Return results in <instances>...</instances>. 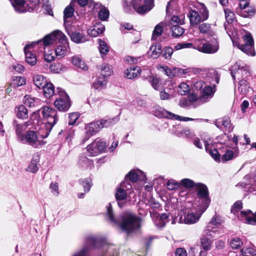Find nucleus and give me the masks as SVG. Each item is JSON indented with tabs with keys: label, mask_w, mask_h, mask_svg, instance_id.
Masks as SVG:
<instances>
[{
	"label": "nucleus",
	"mask_w": 256,
	"mask_h": 256,
	"mask_svg": "<svg viewBox=\"0 0 256 256\" xmlns=\"http://www.w3.org/2000/svg\"><path fill=\"white\" fill-rule=\"evenodd\" d=\"M106 214L110 222L114 224H119V222L116 218H114V216L112 204L110 203H109L106 206Z\"/></svg>",
	"instance_id": "nucleus-51"
},
{
	"label": "nucleus",
	"mask_w": 256,
	"mask_h": 256,
	"mask_svg": "<svg viewBox=\"0 0 256 256\" xmlns=\"http://www.w3.org/2000/svg\"><path fill=\"white\" fill-rule=\"evenodd\" d=\"M120 120V118L118 116H116L113 118H109L108 119H102L98 120L100 124L101 129L104 128H108L110 127L116 122H118Z\"/></svg>",
	"instance_id": "nucleus-38"
},
{
	"label": "nucleus",
	"mask_w": 256,
	"mask_h": 256,
	"mask_svg": "<svg viewBox=\"0 0 256 256\" xmlns=\"http://www.w3.org/2000/svg\"><path fill=\"white\" fill-rule=\"evenodd\" d=\"M214 27V26L212 24L203 22L199 24L198 28L200 33L208 36H213L216 34Z\"/></svg>",
	"instance_id": "nucleus-26"
},
{
	"label": "nucleus",
	"mask_w": 256,
	"mask_h": 256,
	"mask_svg": "<svg viewBox=\"0 0 256 256\" xmlns=\"http://www.w3.org/2000/svg\"><path fill=\"white\" fill-rule=\"evenodd\" d=\"M250 88V84L246 78L240 80L238 82V91L242 95L246 94Z\"/></svg>",
	"instance_id": "nucleus-36"
},
{
	"label": "nucleus",
	"mask_w": 256,
	"mask_h": 256,
	"mask_svg": "<svg viewBox=\"0 0 256 256\" xmlns=\"http://www.w3.org/2000/svg\"><path fill=\"white\" fill-rule=\"evenodd\" d=\"M165 26L164 22H161L158 24L154 28L152 32V39L153 40H156L158 37L160 36L164 30L163 27Z\"/></svg>",
	"instance_id": "nucleus-46"
},
{
	"label": "nucleus",
	"mask_w": 256,
	"mask_h": 256,
	"mask_svg": "<svg viewBox=\"0 0 256 256\" xmlns=\"http://www.w3.org/2000/svg\"><path fill=\"white\" fill-rule=\"evenodd\" d=\"M106 80L104 76H99L92 85V88L96 90L100 91L106 88Z\"/></svg>",
	"instance_id": "nucleus-34"
},
{
	"label": "nucleus",
	"mask_w": 256,
	"mask_h": 256,
	"mask_svg": "<svg viewBox=\"0 0 256 256\" xmlns=\"http://www.w3.org/2000/svg\"><path fill=\"white\" fill-rule=\"evenodd\" d=\"M58 43L59 44L55 49V53L57 57L62 58L66 56L70 50L67 38L64 34V40H59Z\"/></svg>",
	"instance_id": "nucleus-18"
},
{
	"label": "nucleus",
	"mask_w": 256,
	"mask_h": 256,
	"mask_svg": "<svg viewBox=\"0 0 256 256\" xmlns=\"http://www.w3.org/2000/svg\"><path fill=\"white\" fill-rule=\"evenodd\" d=\"M188 16L190 18V24L192 25H197L202 21V18H200L199 13L195 10H190Z\"/></svg>",
	"instance_id": "nucleus-35"
},
{
	"label": "nucleus",
	"mask_w": 256,
	"mask_h": 256,
	"mask_svg": "<svg viewBox=\"0 0 256 256\" xmlns=\"http://www.w3.org/2000/svg\"><path fill=\"white\" fill-rule=\"evenodd\" d=\"M74 12V9L71 6H67L64 10V24L66 22H68V18H72L73 16Z\"/></svg>",
	"instance_id": "nucleus-55"
},
{
	"label": "nucleus",
	"mask_w": 256,
	"mask_h": 256,
	"mask_svg": "<svg viewBox=\"0 0 256 256\" xmlns=\"http://www.w3.org/2000/svg\"><path fill=\"white\" fill-rule=\"evenodd\" d=\"M182 137L186 138H192L194 136V133L188 127H186L182 130Z\"/></svg>",
	"instance_id": "nucleus-61"
},
{
	"label": "nucleus",
	"mask_w": 256,
	"mask_h": 256,
	"mask_svg": "<svg viewBox=\"0 0 256 256\" xmlns=\"http://www.w3.org/2000/svg\"><path fill=\"white\" fill-rule=\"evenodd\" d=\"M239 154V150L238 147L234 148V152L231 150H227L225 154L222 156V162L228 161L232 160L233 158L238 156Z\"/></svg>",
	"instance_id": "nucleus-42"
},
{
	"label": "nucleus",
	"mask_w": 256,
	"mask_h": 256,
	"mask_svg": "<svg viewBox=\"0 0 256 256\" xmlns=\"http://www.w3.org/2000/svg\"><path fill=\"white\" fill-rule=\"evenodd\" d=\"M106 142L100 139L96 138L86 148V154L88 156H94L105 151Z\"/></svg>",
	"instance_id": "nucleus-7"
},
{
	"label": "nucleus",
	"mask_w": 256,
	"mask_h": 256,
	"mask_svg": "<svg viewBox=\"0 0 256 256\" xmlns=\"http://www.w3.org/2000/svg\"><path fill=\"white\" fill-rule=\"evenodd\" d=\"M72 64L76 68L83 71H87L88 67L82 58L78 56H75L71 58Z\"/></svg>",
	"instance_id": "nucleus-30"
},
{
	"label": "nucleus",
	"mask_w": 256,
	"mask_h": 256,
	"mask_svg": "<svg viewBox=\"0 0 256 256\" xmlns=\"http://www.w3.org/2000/svg\"><path fill=\"white\" fill-rule=\"evenodd\" d=\"M157 68L158 70L164 72L170 78L177 76L176 68H169L166 66L158 65Z\"/></svg>",
	"instance_id": "nucleus-39"
},
{
	"label": "nucleus",
	"mask_w": 256,
	"mask_h": 256,
	"mask_svg": "<svg viewBox=\"0 0 256 256\" xmlns=\"http://www.w3.org/2000/svg\"><path fill=\"white\" fill-rule=\"evenodd\" d=\"M195 190L200 203V206L203 207V210H206L210 202L208 188L204 184L198 182L196 184Z\"/></svg>",
	"instance_id": "nucleus-6"
},
{
	"label": "nucleus",
	"mask_w": 256,
	"mask_h": 256,
	"mask_svg": "<svg viewBox=\"0 0 256 256\" xmlns=\"http://www.w3.org/2000/svg\"><path fill=\"white\" fill-rule=\"evenodd\" d=\"M104 30V26L100 22H98L88 30V34L92 37H96L103 33Z\"/></svg>",
	"instance_id": "nucleus-27"
},
{
	"label": "nucleus",
	"mask_w": 256,
	"mask_h": 256,
	"mask_svg": "<svg viewBox=\"0 0 256 256\" xmlns=\"http://www.w3.org/2000/svg\"><path fill=\"white\" fill-rule=\"evenodd\" d=\"M36 46V42H32L25 46L24 52L26 56V62L30 66H34L36 64L37 60L35 55H34L30 50L34 48Z\"/></svg>",
	"instance_id": "nucleus-21"
},
{
	"label": "nucleus",
	"mask_w": 256,
	"mask_h": 256,
	"mask_svg": "<svg viewBox=\"0 0 256 256\" xmlns=\"http://www.w3.org/2000/svg\"><path fill=\"white\" fill-rule=\"evenodd\" d=\"M127 180L128 179L132 182H134L138 180L144 181L146 180V176L144 173L139 170H134L130 172L126 177Z\"/></svg>",
	"instance_id": "nucleus-23"
},
{
	"label": "nucleus",
	"mask_w": 256,
	"mask_h": 256,
	"mask_svg": "<svg viewBox=\"0 0 256 256\" xmlns=\"http://www.w3.org/2000/svg\"><path fill=\"white\" fill-rule=\"evenodd\" d=\"M174 90L172 89V86L169 88H165L163 90H161L160 94V96L162 100H168L172 98L174 96Z\"/></svg>",
	"instance_id": "nucleus-41"
},
{
	"label": "nucleus",
	"mask_w": 256,
	"mask_h": 256,
	"mask_svg": "<svg viewBox=\"0 0 256 256\" xmlns=\"http://www.w3.org/2000/svg\"><path fill=\"white\" fill-rule=\"evenodd\" d=\"M190 86L186 83H181L178 88V92L181 95H184L190 90Z\"/></svg>",
	"instance_id": "nucleus-62"
},
{
	"label": "nucleus",
	"mask_w": 256,
	"mask_h": 256,
	"mask_svg": "<svg viewBox=\"0 0 256 256\" xmlns=\"http://www.w3.org/2000/svg\"><path fill=\"white\" fill-rule=\"evenodd\" d=\"M216 125L224 132H230L233 129L228 117H224L217 120L216 122Z\"/></svg>",
	"instance_id": "nucleus-22"
},
{
	"label": "nucleus",
	"mask_w": 256,
	"mask_h": 256,
	"mask_svg": "<svg viewBox=\"0 0 256 256\" xmlns=\"http://www.w3.org/2000/svg\"><path fill=\"white\" fill-rule=\"evenodd\" d=\"M98 40L99 43L100 52L102 56H103L108 53L109 52V48L105 42L100 39H99Z\"/></svg>",
	"instance_id": "nucleus-52"
},
{
	"label": "nucleus",
	"mask_w": 256,
	"mask_h": 256,
	"mask_svg": "<svg viewBox=\"0 0 256 256\" xmlns=\"http://www.w3.org/2000/svg\"><path fill=\"white\" fill-rule=\"evenodd\" d=\"M224 11L226 21L229 23L232 22L235 18V14L234 12L229 8H226Z\"/></svg>",
	"instance_id": "nucleus-60"
},
{
	"label": "nucleus",
	"mask_w": 256,
	"mask_h": 256,
	"mask_svg": "<svg viewBox=\"0 0 256 256\" xmlns=\"http://www.w3.org/2000/svg\"><path fill=\"white\" fill-rule=\"evenodd\" d=\"M214 78L210 82L211 86H206L202 90V94L200 96V100L202 102H206L208 101L215 92V86L219 82V78L216 71L213 72Z\"/></svg>",
	"instance_id": "nucleus-5"
},
{
	"label": "nucleus",
	"mask_w": 256,
	"mask_h": 256,
	"mask_svg": "<svg viewBox=\"0 0 256 256\" xmlns=\"http://www.w3.org/2000/svg\"><path fill=\"white\" fill-rule=\"evenodd\" d=\"M12 4L16 11L18 12H24L33 10L32 6H30L24 0H12Z\"/></svg>",
	"instance_id": "nucleus-20"
},
{
	"label": "nucleus",
	"mask_w": 256,
	"mask_h": 256,
	"mask_svg": "<svg viewBox=\"0 0 256 256\" xmlns=\"http://www.w3.org/2000/svg\"><path fill=\"white\" fill-rule=\"evenodd\" d=\"M204 232V236H202L200 238V246L202 249L204 251H208L211 248L212 241L206 237Z\"/></svg>",
	"instance_id": "nucleus-43"
},
{
	"label": "nucleus",
	"mask_w": 256,
	"mask_h": 256,
	"mask_svg": "<svg viewBox=\"0 0 256 256\" xmlns=\"http://www.w3.org/2000/svg\"><path fill=\"white\" fill-rule=\"evenodd\" d=\"M57 92L60 93V98H56L54 102L55 107L60 111L68 110L70 106L68 96L60 88H57Z\"/></svg>",
	"instance_id": "nucleus-11"
},
{
	"label": "nucleus",
	"mask_w": 256,
	"mask_h": 256,
	"mask_svg": "<svg viewBox=\"0 0 256 256\" xmlns=\"http://www.w3.org/2000/svg\"><path fill=\"white\" fill-rule=\"evenodd\" d=\"M140 219L131 212H126L122 216L120 227L124 232L130 233L140 226Z\"/></svg>",
	"instance_id": "nucleus-3"
},
{
	"label": "nucleus",
	"mask_w": 256,
	"mask_h": 256,
	"mask_svg": "<svg viewBox=\"0 0 256 256\" xmlns=\"http://www.w3.org/2000/svg\"><path fill=\"white\" fill-rule=\"evenodd\" d=\"M180 186V183L176 182V180L170 179L168 180L166 182L167 188L170 190L178 189Z\"/></svg>",
	"instance_id": "nucleus-57"
},
{
	"label": "nucleus",
	"mask_w": 256,
	"mask_h": 256,
	"mask_svg": "<svg viewBox=\"0 0 256 256\" xmlns=\"http://www.w3.org/2000/svg\"><path fill=\"white\" fill-rule=\"evenodd\" d=\"M49 134L47 131L45 134H42L34 130H30L24 135V137H22V140L20 142L27 144L34 148H40L46 144L44 139L46 138Z\"/></svg>",
	"instance_id": "nucleus-2"
},
{
	"label": "nucleus",
	"mask_w": 256,
	"mask_h": 256,
	"mask_svg": "<svg viewBox=\"0 0 256 256\" xmlns=\"http://www.w3.org/2000/svg\"><path fill=\"white\" fill-rule=\"evenodd\" d=\"M236 12L243 18H250L254 16L256 10L253 6L250 5L248 2H242L238 4L236 9Z\"/></svg>",
	"instance_id": "nucleus-14"
},
{
	"label": "nucleus",
	"mask_w": 256,
	"mask_h": 256,
	"mask_svg": "<svg viewBox=\"0 0 256 256\" xmlns=\"http://www.w3.org/2000/svg\"><path fill=\"white\" fill-rule=\"evenodd\" d=\"M132 188L130 184L127 180H124L120 184V186L117 188L115 196L116 200L118 201V205L120 208H122L124 204L120 202V200H126L127 197L126 190H130Z\"/></svg>",
	"instance_id": "nucleus-13"
},
{
	"label": "nucleus",
	"mask_w": 256,
	"mask_h": 256,
	"mask_svg": "<svg viewBox=\"0 0 256 256\" xmlns=\"http://www.w3.org/2000/svg\"><path fill=\"white\" fill-rule=\"evenodd\" d=\"M40 102V99L32 97L30 95H26L24 98V104L30 108L35 107Z\"/></svg>",
	"instance_id": "nucleus-37"
},
{
	"label": "nucleus",
	"mask_w": 256,
	"mask_h": 256,
	"mask_svg": "<svg viewBox=\"0 0 256 256\" xmlns=\"http://www.w3.org/2000/svg\"><path fill=\"white\" fill-rule=\"evenodd\" d=\"M71 40L76 44L84 43L88 40L86 36L79 32H72L68 33Z\"/></svg>",
	"instance_id": "nucleus-32"
},
{
	"label": "nucleus",
	"mask_w": 256,
	"mask_h": 256,
	"mask_svg": "<svg viewBox=\"0 0 256 256\" xmlns=\"http://www.w3.org/2000/svg\"><path fill=\"white\" fill-rule=\"evenodd\" d=\"M162 46L159 44L152 45L149 50V54L153 58H157L162 52Z\"/></svg>",
	"instance_id": "nucleus-44"
},
{
	"label": "nucleus",
	"mask_w": 256,
	"mask_h": 256,
	"mask_svg": "<svg viewBox=\"0 0 256 256\" xmlns=\"http://www.w3.org/2000/svg\"><path fill=\"white\" fill-rule=\"evenodd\" d=\"M102 76H108L113 74V70L111 66L107 64H103L99 68Z\"/></svg>",
	"instance_id": "nucleus-45"
},
{
	"label": "nucleus",
	"mask_w": 256,
	"mask_h": 256,
	"mask_svg": "<svg viewBox=\"0 0 256 256\" xmlns=\"http://www.w3.org/2000/svg\"><path fill=\"white\" fill-rule=\"evenodd\" d=\"M244 44H238V48L248 55L254 56L256 52L254 50V40L250 33H248L243 36Z\"/></svg>",
	"instance_id": "nucleus-12"
},
{
	"label": "nucleus",
	"mask_w": 256,
	"mask_h": 256,
	"mask_svg": "<svg viewBox=\"0 0 256 256\" xmlns=\"http://www.w3.org/2000/svg\"><path fill=\"white\" fill-rule=\"evenodd\" d=\"M141 68L138 66H130L125 70L124 77L128 79H134L140 74Z\"/></svg>",
	"instance_id": "nucleus-31"
},
{
	"label": "nucleus",
	"mask_w": 256,
	"mask_h": 256,
	"mask_svg": "<svg viewBox=\"0 0 256 256\" xmlns=\"http://www.w3.org/2000/svg\"><path fill=\"white\" fill-rule=\"evenodd\" d=\"M198 8L202 21L206 20L208 18V12L206 6L204 4L200 3L198 6Z\"/></svg>",
	"instance_id": "nucleus-47"
},
{
	"label": "nucleus",
	"mask_w": 256,
	"mask_h": 256,
	"mask_svg": "<svg viewBox=\"0 0 256 256\" xmlns=\"http://www.w3.org/2000/svg\"><path fill=\"white\" fill-rule=\"evenodd\" d=\"M33 82L35 86L38 88H42L48 83L46 78L40 74H37L34 76Z\"/></svg>",
	"instance_id": "nucleus-40"
},
{
	"label": "nucleus",
	"mask_w": 256,
	"mask_h": 256,
	"mask_svg": "<svg viewBox=\"0 0 256 256\" xmlns=\"http://www.w3.org/2000/svg\"><path fill=\"white\" fill-rule=\"evenodd\" d=\"M64 34L59 30H56L51 34L46 36L42 39L36 42H36V46L38 44L42 45L44 46L43 48H44L46 46L54 44L59 40H64Z\"/></svg>",
	"instance_id": "nucleus-8"
},
{
	"label": "nucleus",
	"mask_w": 256,
	"mask_h": 256,
	"mask_svg": "<svg viewBox=\"0 0 256 256\" xmlns=\"http://www.w3.org/2000/svg\"><path fill=\"white\" fill-rule=\"evenodd\" d=\"M180 183L184 187L187 188H195L196 184L192 180L189 178H184L181 180Z\"/></svg>",
	"instance_id": "nucleus-56"
},
{
	"label": "nucleus",
	"mask_w": 256,
	"mask_h": 256,
	"mask_svg": "<svg viewBox=\"0 0 256 256\" xmlns=\"http://www.w3.org/2000/svg\"><path fill=\"white\" fill-rule=\"evenodd\" d=\"M231 76L234 80L246 78L250 76L248 68L242 66L240 62H236L231 68Z\"/></svg>",
	"instance_id": "nucleus-10"
},
{
	"label": "nucleus",
	"mask_w": 256,
	"mask_h": 256,
	"mask_svg": "<svg viewBox=\"0 0 256 256\" xmlns=\"http://www.w3.org/2000/svg\"><path fill=\"white\" fill-rule=\"evenodd\" d=\"M171 30L172 36L176 38L182 36L184 32V29L178 25H173L171 27Z\"/></svg>",
	"instance_id": "nucleus-53"
},
{
	"label": "nucleus",
	"mask_w": 256,
	"mask_h": 256,
	"mask_svg": "<svg viewBox=\"0 0 256 256\" xmlns=\"http://www.w3.org/2000/svg\"><path fill=\"white\" fill-rule=\"evenodd\" d=\"M40 162V156L36 153L32 155V158L30 164L26 168V170L28 172L32 174L37 172L39 169L38 162Z\"/></svg>",
	"instance_id": "nucleus-28"
},
{
	"label": "nucleus",
	"mask_w": 256,
	"mask_h": 256,
	"mask_svg": "<svg viewBox=\"0 0 256 256\" xmlns=\"http://www.w3.org/2000/svg\"><path fill=\"white\" fill-rule=\"evenodd\" d=\"M110 12L107 8L102 6L100 10L98 12V18L102 20H105L108 18Z\"/></svg>",
	"instance_id": "nucleus-58"
},
{
	"label": "nucleus",
	"mask_w": 256,
	"mask_h": 256,
	"mask_svg": "<svg viewBox=\"0 0 256 256\" xmlns=\"http://www.w3.org/2000/svg\"><path fill=\"white\" fill-rule=\"evenodd\" d=\"M90 247L99 250L98 256H118V250L114 246L104 242L99 238L92 236L86 238V246L72 256H87L86 252Z\"/></svg>",
	"instance_id": "nucleus-1"
},
{
	"label": "nucleus",
	"mask_w": 256,
	"mask_h": 256,
	"mask_svg": "<svg viewBox=\"0 0 256 256\" xmlns=\"http://www.w3.org/2000/svg\"><path fill=\"white\" fill-rule=\"evenodd\" d=\"M100 124L98 120L86 124L84 127L86 134L83 140L84 142L101 130Z\"/></svg>",
	"instance_id": "nucleus-17"
},
{
	"label": "nucleus",
	"mask_w": 256,
	"mask_h": 256,
	"mask_svg": "<svg viewBox=\"0 0 256 256\" xmlns=\"http://www.w3.org/2000/svg\"><path fill=\"white\" fill-rule=\"evenodd\" d=\"M241 252L244 254H248L250 256H253L256 254V250L254 246L251 243H250L241 250Z\"/></svg>",
	"instance_id": "nucleus-50"
},
{
	"label": "nucleus",
	"mask_w": 256,
	"mask_h": 256,
	"mask_svg": "<svg viewBox=\"0 0 256 256\" xmlns=\"http://www.w3.org/2000/svg\"><path fill=\"white\" fill-rule=\"evenodd\" d=\"M80 164L84 168H92L93 166V162L87 158L86 156H82L79 160Z\"/></svg>",
	"instance_id": "nucleus-54"
},
{
	"label": "nucleus",
	"mask_w": 256,
	"mask_h": 256,
	"mask_svg": "<svg viewBox=\"0 0 256 256\" xmlns=\"http://www.w3.org/2000/svg\"><path fill=\"white\" fill-rule=\"evenodd\" d=\"M42 114L46 122V130L50 133L58 120L57 112L48 106H44L42 109Z\"/></svg>",
	"instance_id": "nucleus-4"
},
{
	"label": "nucleus",
	"mask_w": 256,
	"mask_h": 256,
	"mask_svg": "<svg viewBox=\"0 0 256 256\" xmlns=\"http://www.w3.org/2000/svg\"><path fill=\"white\" fill-rule=\"evenodd\" d=\"M16 108V116L18 118L24 119L28 118V112L24 106L20 105Z\"/></svg>",
	"instance_id": "nucleus-49"
},
{
	"label": "nucleus",
	"mask_w": 256,
	"mask_h": 256,
	"mask_svg": "<svg viewBox=\"0 0 256 256\" xmlns=\"http://www.w3.org/2000/svg\"><path fill=\"white\" fill-rule=\"evenodd\" d=\"M206 150L210 153V156L215 160H218L220 159V155L218 150L214 148L213 149L210 148L208 142V140L204 141Z\"/></svg>",
	"instance_id": "nucleus-48"
},
{
	"label": "nucleus",
	"mask_w": 256,
	"mask_h": 256,
	"mask_svg": "<svg viewBox=\"0 0 256 256\" xmlns=\"http://www.w3.org/2000/svg\"><path fill=\"white\" fill-rule=\"evenodd\" d=\"M244 222L250 224H256V213L253 214L250 211V213L247 214Z\"/></svg>",
	"instance_id": "nucleus-63"
},
{
	"label": "nucleus",
	"mask_w": 256,
	"mask_h": 256,
	"mask_svg": "<svg viewBox=\"0 0 256 256\" xmlns=\"http://www.w3.org/2000/svg\"><path fill=\"white\" fill-rule=\"evenodd\" d=\"M131 4L139 14H145L154 6V0H132Z\"/></svg>",
	"instance_id": "nucleus-9"
},
{
	"label": "nucleus",
	"mask_w": 256,
	"mask_h": 256,
	"mask_svg": "<svg viewBox=\"0 0 256 256\" xmlns=\"http://www.w3.org/2000/svg\"><path fill=\"white\" fill-rule=\"evenodd\" d=\"M242 242L240 238H233L230 242V244L232 248L238 249L242 246Z\"/></svg>",
	"instance_id": "nucleus-64"
},
{
	"label": "nucleus",
	"mask_w": 256,
	"mask_h": 256,
	"mask_svg": "<svg viewBox=\"0 0 256 256\" xmlns=\"http://www.w3.org/2000/svg\"><path fill=\"white\" fill-rule=\"evenodd\" d=\"M219 48V44L216 38L204 43L202 47L200 48V52L204 54H212L216 53Z\"/></svg>",
	"instance_id": "nucleus-19"
},
{
	"label": "nucleus",
	"mask_w": 256,
	"mask_h": 256,
	"mask_svg": "<svg viewBox=\"0 0 256 256\" xmlns=\"http://www.w3.org/2000/svg\"><path fill=\"white\" fill-rule=\"evenodd\" d=\"M42 89H43L44 95L46 98H49L52 96L54 94H58L57 90H56L54 89V86L51 82H48L44 86Z\"/></svg>",
	"instance_id": "nucleus-33"
},
{
	"label": "nucleus",
	"mask_w": 256,
	"mask_h": 256,
	"mask_svg": "<svg viewBox=\"0 0 256 256\" xmlns=\"http://www.w3.org/2000/svg\"><path fill=\"white\" fill-rule=\"evenodd\" d=\"M219 220L216 216H214L212 218L210 221L208 223L206 228L204 230V233L206 236H212L214 233L216 226L219 224Z\"/></svg>",
	"instance_id": "nucleus-29"
},
{
	"label": "nucleus",
	"mask_w": 256,
	"mask_h": 256,
	"mask_svg": "<svg viewBox=\"0 0 256 256\" xmlns=\"http://www.w3.org/2000/svg\"><path fill=\"white\" fill-rule=\"evenodd\" d=\"M152 113L154 116L158 118H172L173 113L166 110L164 108L158 106L153 108Z\"/></svg>",
	"instance_id": "nucleus-24"
},
{
	"label": "nucleus",
	"mask_w": 256,
	"mask_h": 256,
	"mask_svg": "<svg viewBox=\"0 0 256 256\" xmlns=\"http://www.w3.org/2000/svg\"><path fill=\"white\" fill-rule=\"evenodd\" d=\"M14 126L15 128L16 134L17 136V139L20 141L22 140V137H24L23 134L27 128L30 126V122H25L22 124H18L16 120L13 122Z\"/></svg>",
	"instance_id": "nucleus-25"
},
{
	"label": "nucleus",
	"mask_w": 256,
	"mask_h": 256,
	"mask_svg": "<svg viewBox=\"0 0 256 256\" xmlns=\"http://www.w3.org/2000/svg\"><path fill=\"white\" fill-rule=\"evenodd\" d=\"M26 81L24 78L22 76H16L12 79V84L14 86H20L26 84Z\"/></svg>",
	"instance_id": "nucleus-59"
},
{
	"label": "nucleus",
	"mask_w": 256,
	"mask_h": 256,
	"mask_svg": "<svg viewBox=\"0 0 256 256\" xmlns=\"http://www.w3.org/2000/svg\"><path fill=\"white\" fill-rule=\"evenodd\" d=\"M242 203L240 200L236 201L231 208V212L236 216L238 220L244 221L250 210H242Z\"/></svg>",
	"instance_id": "nucleus-16"
},
{
	"label": "nucleus",
	"mask_w": 256,
	"mask_h": 256,
	"mask_svg": "<svg viewBox=\"0 0 256 256\" xmlns=\"http://www.w3.org/2000/svg\"><path fill=\"white\" fill-rule=\"evenodd\" d=\"M206 210H203V207L198 206L196 208V212H190L187 214L184 220L182 218H180V222H184L186 224H193L199 220L202 214L205 212Z\"/></svg>",
	"instance_id": "nucleus-15"
}]
</instances>
